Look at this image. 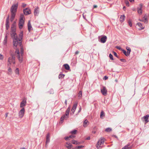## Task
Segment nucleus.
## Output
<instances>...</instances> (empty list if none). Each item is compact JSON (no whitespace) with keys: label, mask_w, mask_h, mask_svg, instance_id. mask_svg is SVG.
Returning <instances> with one entry per match:
<instances>
[{"label":"nucleus","mask_w":149,"mask_h":149,"mask_svg":"<svg viewBox=\"0 0 149 149\" xmlns=\"http://www.w3.org/2000/svg\"><path fill=\"white\" fill-rule=\"evenodd\" d=\"M10 35L12 38L13 39V47L16 50L15 54H14V52L11 50L10 52V54L11 56H14L17 55V56H19V50L18 48H17V47L18 45V41H20V40L19 39L16 32H11Z\"/></svg>","instance_id":"obj_1"},{"label":"nucleus","mask_w":149,"mask_h":149,"mask_svg":"<svg viewBox=\"0 0 149 149\" xmlns=\"http://www.w3.org/2000/svg\"><path fill=\"white\" fill-rule=\"evenodd\" d=\"M18 3L15 4L13 5L10 9V11L11 12V17L10 19V21L12 22L15 17L16 15V13L18 7Z\"/></svg>","instance_id":"obj_2"},{"label":"nucleus","mask_w":149,"mask_h":149,"mask_svg":"<svg viewBox=\"0 0 149 149\" xmlns=\"http://www.w3.org/2000/svg\"><path fill=\"white\" fill-rule=\"evenodd\" d=\"M104 142V139L101 138L97 142L96 145L97 148L98 149H101L102 147V145L103 144Z\"/></svg>","instance_id":"obj_3"},{"label":"nucleus","mask_w":149,"mask_h":149,"mask_svg":"<svg viewBox=\"0 0 149 149\" xmlns=\"http://www.w3.org/2000/svg\"><path fill=\"white\" fill-rule=\"evenodd\" d=\"M15 56H10L9 58L8 61V66L9 65V64H10L12 63H13V64L15 63Z\"/></svg>","instance_id":"obj_4"},{"label":"nucleus","mask_w":149,"mask_h":149,"mask_svg":"<svg viewBox=\"0 0 149 149\" xmlns=\"http://www.w3.org/2000/svg\"><path fill=\"white\" fill-rule=\"evenodd\" d=\"M23 32H21L19 34V38H18L20 40V41H18V45L19 47H21L22 45V39L23 37Z\"/></svg>","instance_id":"obj_5"},{"label":"nucleus","mask_w":149,"mask_h":149,"mask_svg":"<svg viewBox=\"0 0 149 149\" xmlns=\"http://www.w3.org/2000/svg\"><path fill=\"white\" fill-rule=\"evenodd\" d=\"M101 91L103 95L106 96L107 95V90L105 87L103 86L101 89Z\"/></svg>","instance_id":"obj_6"},{"label":"nucleus","mask_w":149,"mask_h":149,"mask_svg":"<svg viewBox=\"0 0 149 149\" xmlns=\"http://www.w3.org/2000/svg\"><path fill=\"white\" fill-rule=\"evenodd\" d=\"M25 112L24 108H22L19 112V116L20 118H22L24 116Z\"/></svg>","instance_id":"obj_7"},{"label":"nucleus","mask_w":149,"mask_h":149,"mask_svg":"<svg viewBox=\"0 0 149 149\" xmlns=\"http://www.w3.org/2000/svg\"><path fill=\"white\" fill-rule=\"evenodd\" d=\"M69 113L65 112V114L62 116L61 118L60 119V123H62L63 122V120L65 118H68V116Z\"/></svg>","instance_id":"obj_8"},{"label":"nucleus","mask_w":149,"mask_h":149,"mask_svg":"<svg viewBox=\"0 0 149 149\" xmlns=\"http://www.w3.org/2000/svg\"><path fill=\"white\" fill-rule=\"evenodd\" d=\"M24 14L25 15L30 14L31 13V11L30 9L28 8H26L23 10Z\"/></svg>","instance_id":"obj_9"},{"label":"nucleus","mask_w":149,"mask_h":149,"mask_svg":"<svg viewBox=\"0 0 149 149\" xmlns=\"http://www.w3.org/2000/svg\"><path fill=\"white\" fill-rule=\"evenodd\" d=\"M50 135L49 133H48L46 137V145L45 147H46L47 146V144L49 143L50 141Z\"/></svg>","instance_id":"obj_10"},{"label":"nucleus","mask_w":149,"mask_h":149,"mask_svg":"<svg viewBox=\"0 0 149 149\" xmlns=\"http://www.w3.org/2000/svg\"><path fill=\"white\" fill-rule=\"evenodd\" d=\"M139 20L141 22H144L145 23H147L148 22L147 16L146 15H145L142 19H139Z\"/></svg>","instance_id":"obj_11"},{"label":"nucleus","mask_w":149,"mask_h":149,"mask_svg":"<svg viewBox=\"0 0 149 149\" xmlns=\"http://www.w3.org/2000/svg\"><path fill=\"white\" fill-rule=\"evenodd\" d=\"M149 117V115L147 114L142 118V119L145 121V123H146L149 122L148 119Z\"/></svg>","instance_id":"obj_12"},{"label":"nucleus","mask_w":149,"mask_h":149,"mask_svg":"<svg viewBox=\"0 0 149 149\" xmlns=\"http://www.w3.org/2000/svg\"><path fill=\"white\" fill-rule=\"evenodd\" d=\"M26 104V101L25 99H24L23 101L21 102L20 107L21 108H24L25 107Z\"/></svg>","instance_id":"obj_13"},{"label":"nucleus","mask_w":149,"mask_h":149,"mask_svg":"<svg viewBox=\"0 0 149 149\" xmlns=\"http://www.w3.org/2000/svg\"><path fill=\"white\" fill-rule=\"evenodd\" d=\"M107 37L105 36H102L100 39V42L102 43H104L106 42L107 40Z\"/></svg>","instance_id":"obj_14"},{"label":"nucleus","mask_w":149,"mask_h":149,"mask_svg":"<svg viewBox=\"0 0 149 149\" xmlns=\"http://www.w3.org/2000/svg\"><path fill=\"white\" fill-rule=\"evenodd\" d=\"M77 103L76 102L74 104L72 108L71 109V111L73 113V114L75 111L76 109L77 106Z\"/></svg>","instance_id":"obj_15"},{"label":"nucleus","mask_w":149,"mask_h":149,"mask_svg":"<svg viewBox=\"0 0 149 149\" xmlns=\"http://www.w3.org/2000/svg\"><path fill=\"white\" fill-rule=\"evenodd\" d=\"M16 26H15V24H13L11 27V32H16Z\"/></svg>","instance_id":"obj_16"},{"label":"nucleus","mask_w":149,"mask_h":149,"mask_svg":"<svg viewBox=\"0 0 149 149\" xmlns=\"http://www.w3.org/2000/svg\"><path fill=\"white\" fill-rule=\"evenodd\" d=\"M24 21L19 20V29H21L22 28L24 24Z\"/></svg>","instance_id":"obj_17"},{"label":"nucleus","mask_w":149,"mask_h":149,"mask_svg":"<svg viewBox=\"0 0 149 149\" xmlns=\"http://www.w3.org/2000/svg\"><path fill=\"white\" fill-rule=\"evenodd\" d=\"M66 147L68 149H70L72 147V145L70 143H67L65 145Z\"/></svg>","instance_id":"obj_18"},{"label":"nucleus","mask_w":149,"mask_h":149,"mask_svg":"<svg viewBox=\"0 0 149 149\" xmlns=\"http://www.w3.org/2000/svg\"><path fill=\"white\" fill-rule=\"evenodd\" d=\"M89 122L87 119H86L83 123V125L84 127H86L88 124Z\"/></svg>","instance_id":"obj_19"},{"label":"nucleus","mask_w":149,"mask_h":149,"mask_svg":"<svg viewBox=\"0 0 149 149\" xmlns=\"http://www.w3.org/2000/svg\"><path fill=\"white\" fill-rule=\"evenodd\" d=\"M28 30L29 31H30L31 30V28H32L31 24L30 23V22L29 21L28 22Z\"/></svg>","instance_id":"obj_20"},{"label":"nucleus","mask_w":149,"mask_h":149,"mask_svg":"<svg viewBox=\"0 0 149 149\" xmlns=\"http://www.w3.org/2000/svg\"><path fill=\"white\" fill-rule=\"evenodd\" d=\"M138 26L140 27V29H144V26H143L142 24L141 23H137Z\"/></svg>","instance_id":"obj_21"},{"label":"nucleus","mask_w":149,"mask_h":149,"mask_svg":"<svg viewBox=\"0 0 149 149\" xmlns=\"http://www.w3.org/2000/svg\"><path fill=\"white\" fill-rule=\"evenodd\" d=\"M140 8H138L137 10L138 13L139 14H141L142 13V10L141 9L142 7V5L141 4L140 5Z\"/></svg>","instance_id":"obj_22"},{"label":"nucleus","mask_w":149,"mask_h":149,"mask_svg":"<svg viewBox=\"0 0 149 149\" xmlns=\"http://www.w3.org/2000/svg\"><path fill=\"white\" fill-rule=\"evenodd\" d=\"M75 137V136L71 135L69 136H67V137H65V139L66 140H67L68 139H70V138H74Z\"/></svg>","instance_id":"obj_23"},{"label":"nucleus","mask_w":149,"mask_h":149,"mask_svg":"<svg viewBox=\"0 0 149 149\" xmlns=\"http://www.w3.org/2000/svg\"><path fill=\"white\" fill-rule=\"evenodd\" d=\"M125 16L124 15H121L120 18V21L121 22H123L125 19Z\"/></svg>","instance_id":"obj_24"},{"label":"nucleus","mask_w":149,"mask_h":149,"mask_svg":"<svg viewBox=\"0 0 149 149\" xmlns=\"http://www.w3.org/2000/svg\"><path fill=\"white\" fill-rule=\"evenodd\" d=\"M34 14L35 15H37L39 13V11L38 8H36L34 11Z\"/></svg>","instance_id":"obj_25"},{"label":"nucleus","mask_w":149,"mask_h":149,"mask_svg":"<svg viewBox=\"0 0 149 149\" xmlns=\"http://www.w3.org/2000/svg\"><path fill=\"white\" fill-rule=\"evenodd\" d=\"M25 19L24 15L23 14H21L20 16L19 20L24 21Z\"/></svg>","instance_id":"obj_26"},{"label":"nucleus","mask_w":149,"mask_h":149,"mask_svg":"<svg viewBox=\"0 0 149 149\" xmlns=\"http://www.w3.org/2000/svg\"><path fill=\"white\" fill-rule=\"evenodd\" d=\"M12 73V70L11 68L9 67L8 70V73L9 75L11 74Z\"/></svg>","instance_id":"obj_27"},{"label":"nucleus","mask_w":149,"mask_h":149,"mask_svg":"<svg viewBox=\"0 0 149 149\" xmlns=\"http://www.w3.org/2000/svg\"><path fill=\"white\" fill-rule=\"evenodd\" d=\"M63 65L65 69L67 70H69L70 69V67L68 64H65L64 65Z\"/></svg>","instance_id":"obj_28"},{"label":"nucleus","mask_w":149,"mask_h":149,"mask_svg":"<svg viewBox=\"0 0 149 149\" xmlns=\"http://www.w3.org/2000/svg\"><path fill=\"white\" fill-rule=\"evenodd\" d=\"M6 29L8 30L9 27V22H6Z\"/></svg>","instance_id":"obj_29"},{"label":"nucleus","mask_w":149,"mask_h":149,"mask_svg":"<svg viewBox=\"0 0 149 149\" xmlns=\"http://www.w3.org/2000/svg\"><path fill=\"white\" fill-rule=\"evenodd\" d=\"M122 51L123 53L126 56H127L129 55L130 54H128L127 52H126L125 50L122 49Z\"/></svg>","instance_id":"obj_30"},{"label":"nucleus","mask_w":149,"mask_h":149,"mask_svg":"<svg viewBox=\"0 0 149 149\" xmlns=\"http://www.w3.org/2000/svg\"><path fill=\"white\" fill-rule=\"evenodd\" d=\"M7 36H6L4 38V42H3V43H4V45H6L7 43Z\"/></svg>","instance_id":"obj_31"},{"label":"nucleus","mask_w":149,"mask_h":149,"mask_svg":"<svg viewBox=\"0 0 149 149\" xmlns=\"http://www.w3.org/2000/svg\"><path fill=\"white\" fill-rule=\"evenodd\" d=\"M130 145V144L129 143L127 145L125 146L124 147V149H126L127 148H128L129 149H130L131 148L128 147V146H129Z\"/></svg>","instance_id":"obj_32"},{"label":"nucleus","mask_w":149,"mask_h":149,"mask_svg":"<svg viewBox=\"0 0 149 149\" xmlns=\"http://www.w3.org/2000/svg\"><path fill=\"white\" fill-rule=\"evenodd\" d=\"M126 49L127 50V53L130 54L131 52V49L130 48L128 47H126Z\"/></svg>","instance_id":"obj_33"},{"label":"nucleus","mask_w":149,"mask_h":149,"mask_svg":"<svg viewBox=\"0 0 149 149\" xmlns=\"http://www.w3.org/2000/svg\"><path fill=\"white\" fill-rule=\"evenodd\" d=\"M77 132L76 130H74L70 132V133L72 134H75Z\"/></svg>","instance_id":"obj_34"},{"label":"nucleus","mask_w":149,"mask_h":149,"mask_svg":"<svg viewBox=\"0 0 149 149\" xmlns=\"http://www.w3.org/2000/svg\"><path fill=\"white\" fill-rule=\"evenodd\" d=\"M78 96L79 98H81L82 96V92L81 91H80L78 93Z\"/></svg>","instance_id":"obj_35"},{"label":"nucleus","mask_w":149,"mask_h":149,"mask_svg":"<svg viewBox=\"0 0 149 149\" xmlns=\"http://www.w3.org/2000/svg\"><path fill=\"white\" fill-rule=\"evenodd\" d=\"M65 76L63 74H60L58 76V78L60 79L63 78Z\"/></svg>","instance_id":"obj_36"},{"label":"nucleus","mask_w":149,"mask_h":149,"mask_svg":"<svg viewBox=\"0 0 149 149\" xmlns=\"http://www.w3.org/2000/svg\"><path fill=\"white\" fill-rule=\"evenodd\" d=\"M18 59L20 62H22L23 60L22 56H17Z\"/></svg>","instance_id":"obj_37"},{"label":"nucleus","mask_w":149,"mask_h":149,"mask_svg":"<svg viewBox=\"0 0 149 149\" xmlns=\"http://www.w3.org/2000/svg\"><path fill=\"white\" fill-rule=\"evenodd\" d=\"M104 115V111H102L100 113V117L101 118H102L103 116Z\"/></svg>","instance_id":"obj_38"},{"label":"nucleus","mask_w":149,"mask_h":149,"mask_svg":"<svg viewBox=\"0 0 149 149\" xmlns=\"http://www.w3.org/2000/svg\"><path fill=\"white\" fill-rule=\"evenodd\" d=\"M15 74H17L19 75V70L18 68H17L15 70Z\"/></svg>","instance_id":"obj_39"},{"label":"nucleus","mask_w":149,"mask_h":149,"mask_svg":"<svg viewBox=\"0 0 149 149\" xmlns=\"http://www.w3.org/2000/svg\"><path fill=\"white\" fill-rule=\"evenodd\" d=\"M84 147V146H76L75 147L76 149H81L82 148Z\"/></svg>","instance_id":"obj_40"},{"label":"nucleus","mask_w":149,"mask_h":149,"mask_svg":"<svg viewBox=\"0 0 149 149\" xmlns=\"http://www.w3.org/2000/svg\"><path fill=\"white\" fill-rule=\"evenodd\" d=\"M125 3L126 4L127 6H130L129 3V1L127 0H125Z\"/></svg>","instance_id":"obj_41"},{"label":"nucleus","mask_w":149,"mask_h":149,"mask_svg":"<svg viewBox=\"0 0 149 149\" xmlns=\"http://www.w3.org/2000/svg\"><path fill=\"white\" fill-rule=\"evenodd\" d=\"M112 130L111 128H108L106 129L105 131L107 132H110Z\"/></svg>","instance_id":"obj_42"},{"label":"nucleus","mask_w":149,"mask_h":149,"mask_svg":"<svg viewBox=\"0 0 149 149\" xmlns=\"http://www.w3.org/2000/svg\"><path fill=\"white\" fill-rule=\"evenodd\" d=\"M20 47H21V48H21L20 53H21V56H22L24 52H23V49H22V47H21V46Z\"/></svg>","instance_id":"obj_43"},{"label":"nucleus","mask_w":149,"mask_h":149,"mask_svg":"<svg viewBox=\"0 0 149 149\" xmlns=\"http://www.w3.org/2000/svg\"><path fill=\"white\" fill-rule=\"evenodd\" d=\"M70 107H69L66 110V112H67V113H69L70 111Z\"/></svg>","instance_id":"obj_44"},{"label":"nucleus","mask_w":149,"mask_h":149,"mask_svg":"<svg viewBox=\"0 0 149 149\" xmlns=\"http://www.w3.org/2000/svg\"><path fill=\"white\" fill-rule=\"evenodd\" d=\"M116 49H118L119 50H122V48L120 47H119V46H116Z\"/></svg>","instance_id":"obj_45"},{"label":"nucleus","mask_w":149,"mask_h":149,"mask_svg":"<svg viewBox=\"0 0 149 149\" xmlns=\"http://www.w3.org/2000/svg\"><path fill=\"white\" fill-rule=\"evenodd\" d=\"M128 23H129V26H132V23L131 21L130 20H129V21H128Z\"/></svg>","instance_id":"obj_46"},{"label":"nucleus","mask_w":149,"mask_h":149,"mask_svg":"<svg viewBox=\"0 0 149 149\" xmlns=\"http://www.w3.org/2000/svg\"><path fill=\"white\" fill-rule=\"evenodd\" d=\"M108 78V77H107V76H105L104 77L103 79L106 80Z\"/></svg>","instance_id":"obj_47"},{"label":"nucleus","mask_w":149,"mask_h":149,"mask_svg":"<svg viewBox=\"0 0 149 149\" xmlns=\"http://www.w3.org/2000/svg\"><path fill=\"white\" fill-rule=\"evenodd\" d=\"M76 142H77L76 141H75V140H72V143L74 144H75Z\"/></svg>","instance_id":"obj_48"},{"label":"nucleus","mask_w":149,"mask_h":149,"mask_svg":"<svg viewBox=\"0 0 149 149\" xmlns=\"http://www.w3.org/2000/svg\"><path fill=\"white\" fill-rule=\"evenodd\" d=\"M113 53L114 56H117V54L116 52H113Z\"/></svg>","instance_id":"obj_49"},{"label":"nucleus","mask_w":149,"mask_h":149,"mask_svg":"<svg viewBox=\"0 0 149 149\" xmlns=\"http://www.w3.org/2000/svg\"><path fill=\"white\" fill-rule=\"evenodd\" d=\"M26 6V4L24 3H22V7L23 8H24Z\"/></svg>","instance_id":"obj_50"},{"label":"nucleus","mask_w":149,"mask_h":149,"mask_svg":"<svg viewBox=\"0 0 149 149\" xmlns=\"http://www.w3.org/2000/svg\"><path fill=\"white\" fill-rule=\"evenodd\" d=\"M81 107H80L79 108V111H78V113H79L81 111Z\"/></svg>","instance_id":"obj_51"},{"label":"nucleus","mask_w":149,"mask_h":149,"mask_svg":"<svg viewBox=\"0 0 149 149\" xmlns=\"http://www.w3.org/2000/svg\"><path fill=\"white\" fill-rule=\"evenodd\" d=\"M120 60L122 62H125V60L124 59H120Z\"/></svg>","instance_id":"obj_52"},{"label":"nucleus","mask_w":149,"mask_h":149,"mask_svg":"<svg viewBox=\"0 0 149 149\" xmlns=\"http://www.w3.org/2000/svg\"><path fill=\"white\" fill-rule=\"evenodd\" d=\"M6 22H9V16L6 18Z\"/></svg>","instance_id":"obj_53"},{"label":"nucleus","mask_w":149,"mask_h":149,"mask_svg":"<svg viewBox=\"0 0 149 149\" xmlns=\"http://www.w3.org/2000/svg\"><path fill=\"white\" fill-rule=\"evenodd\" d=\"M80 143H81L80 142H78L77 141V142H76L75 144L76 145H78V144H79Z\"/></svg>","instance_id":"obj_54"},{"label":"nucleus","mask_w":149,"mask_h":149,"mask_svg":"<svg viewBox=\"0 0 149 149\" xmlns=\"http://www.w3.org/2000/svg\"><path fill=\"white\" fill-rule=\"evenodd\" d=\"M110 57V59L111 60H113V56H109Z\"/></svg>","instance_id":"obj_55"},{"label":"nucleus","mask_w":149,"mask_h":149,"mask_svg":"<svg viewBox=\"0 0 149 149\" xmlns=\"http://www.w3.org/2000/svg\"><path fill=\"white\" fill-rule=\"evenodd\" d=\"M3 59V56H0V60H2Z\"/></svg>","instance_id":"obj_56"},{"label":"nucleus","mask_w":149,"mask_h":149,"mask_svg":"<svg viewBox=\"0 0 149 149\" xmlns=\"http://www.w3.org/2000/svg\"><path fill=\"white\" fill-rule=\"evenodd\" d=\"M130 2L131 3H132L134 1V0H129Z\"/></svg>","instance_id":"obj_57"},{"label":"nucleus","mask_w":149,"mask_h":149,"mask_svg":"<svg viewBox=\"0 0 149 149\" xmlns=\"http://www.w3.org/2000/svg\"><path fill=\"white\" fill-rule=\"evenodd\" d=\"M79 53V52H78V51H76V52H75V54L76 55L78 53Z\"/></svg>","instance_id":"obj_58"},{"label":"nucleus","mask_w":149,"mask_h":149,"mask_svg":"<svg viewBox=\"0 0 149 149\" xmlns=\"http://www.w3.org/2000/svg\"><path fill=\"white\" fill-rule=\"evenodd\" d=\"M97 7V5H94L93 6V8H96Z\"/></svg>","instance_id":"obj_59"},{"label":"nucleus","mask_w":149,"mask_h":149,"mask_svg":"<svg viewBox=\"0 0 149 149\" xmlns=\"http://www.w3.org/2000/svg\"><path fill=\"white\" fill-rule=\"evenodd\" d=\"M90 137H88L87 138H86V139L87 140H90Z\"/></svg>","instance_id":"obj_60"},{"label":"nucleus","mask_w":149,"mask_h":149,"mask_svg":"<svg viewBox=\"0 0 149 149\" xmlns=\"http://www.w3.org/2000/svg\"><path fill=\"white\" fill-rule=\"evenodd\" d=\"M126 8V7H125V6H124L123 7V10H125V9Z\"/></svg>","instance_id":"obj_61"},{"label":"nucleus","mask_w":149,"mask_h":149,"mask_svg":"<svg viewBox=\"0 0 149 149\" xmlns=\"http://www.w3.org/2000/svg\"><path fill=\"white\" fill-rule=\"evenodd\" d=\"M8 113H7L6 114V117L8 116Z\"/></svg>","instance_id":"obj_62"},{"label":"nucleus","mask_w":149,"mask_h":149,"mask_svg":"<svg viewBox=\"0 0 149 149\" xmlns=\"http://www.w3.org/2000/svg\"><path fill=\"white\" fill-rule=\"evenodd\" d=\"M65 104L66 105L67 104V100H66L65 101Z\"/></svg>","instance_id":"obj_63"},{"label":"nucleus","mask_w":149,"mask_h":149,"mask_svg":"<svg viewBox=\"0 0 149 149\" xmlns=\"http://www.w3.org/2000/svg\"><path fill=\"white\" fill-rule=\"evenodd\" d=\"M20 149H26L24 148H20Z\"/></svg>","instance_id":"obj_64"}]
</instances>
